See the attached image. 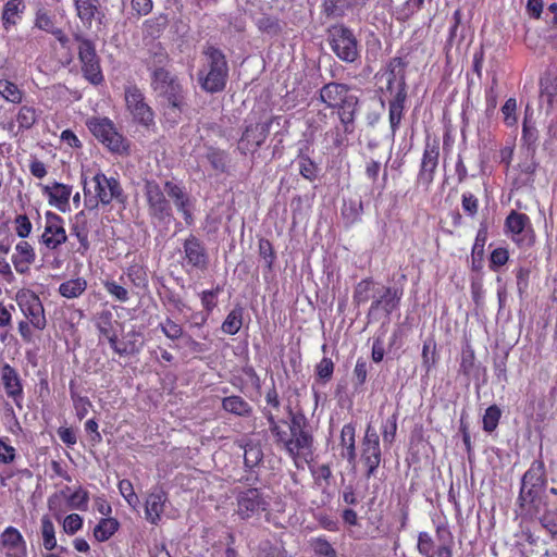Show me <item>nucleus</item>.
<instances>
[{"label": "nucleus", "instance_id": "obj_40", "mask_svg": "<svg viewBox=\"0 0 557 557\" xmlns=\"http://www.w3.org/2000/svg\"><path fill=\"white\" fill-rule=\"evenodd\" d=\"M237 445L244 449V465L248 469H253L263 459V451L258 443L249 441H238Z\"/></svg>", "mask_w": 557, "mask_h": 557}, {"label": "nucleus", "instance_id": "obj_15", "mask_svg": "<svg viewBox=\"0 0 557 557\" xmlns=\"http://www.w3.org/2000/svg\"><path fill=\"white\" fill-rule=\"evenodd\" d=\"M440 160V140L428 136L421 158L417 183L429 189L432 185Z\"/></svg>", "mask_w": 557, "mask_h": 557}, {"label": "nucleus", "instance_id": "obj_57", "mask_svg": "<svg viewBox=\"0 0 557 557\" xmlns=\"http://www.w3.org/2000/svg\"><path fill=\"white\" fill-rule=\"evenodd\" d=\"M539 140V132L535 126L529 124L528 117L525 116L522 123L521 141L527 146L528 151L535 153L536 143Z\"/></svg>", "mask_w": 557, "mask_h": 557}, {"label": "nucleus", "instance_id": "obj_21", "mask_svg": "<svg viewBox=\"0 0 557 557\" xmlns=\"http://www.w3.org/2000/svg\"><path fill=\"white\" fill-rule=\"evenodd\" d=\"M0 379L5 395L13 400L16 407L22 408L24 387L17 370L10 363L2 362L0 367Z\"/></svg>", "mask_w": 557, "mask_h": 557}, {"label": "nucleus", "instance_id": "obj_54", "mask_svg": "<svg viewBox=\"0 0 557 557\" xmlns=\"http://www.w3.org/2000/svg\"><path fill=\"white\" fill-rule=\"evenodd\" d=\"M408 63L401 58V57H395L389 60L387 64V89L392 88V85L395 83L396 77L399 75L400 78H405V69L407 67ZM401 79L399 81V83Z\"/></svg>", "mask_w": 557, "mask_h": 557}, {"label": "nucleus", "instance_id": "obj_56", "mask_svg": "<svg viewBox=\"0 0 557 557\" xmlns=\"http://www.w3.org/2000/svg\"><path fill=\"white\" fill-rule=\"evenodd\" d=\"M207 160L213 170L224 173L227 169V153L215 147H210L206 154Z\"/></svg>", "mask_w": 557, "mask_h": 557}, {"label": "nucleus", "instance_id": "obj_9", "mask_svg": "<svg viewBox=\"0 0 557 557\" xmlns=\"http://www.w3.org/2000/svg\"><path fill=\"white\" fill-rule=\"evenodd\" d=\"M73 38L77 42V55L83 77L94 86L101 85L104 82V76L95 42L81 34H74Z\"/></svg>", "mask_w": 557, "mask_h": 557}, {"label": "nucleus", "instance_id": "obj_33", "mask_svg": "<svg viewBox=\"0 0 557 557\" xmlns=\"http://www.w3.org/2000/svg\"><path fill=\"white\" fill-rule=\"evenodd\" d=\"M221 407L227 413L240 418H249L253 412L252 406L239 395L222 398Z\"/></svg>", "mask_w": 557, "mask_h": 557}, {"label": "nucleus", "instance_id": "obj_34", "mask_svg": "<svg viewBox=\"0 0 557 557\" xmlns=\"http://www.w3.org/2000/svg\"><path fill=\"white\" fill-rule=\"evenodd\" d=\"M487 226L482 223L476 232L474 244L471 250V267L472 270L479 271L483 267L484 247L487 240Z\"/></svg>", "mask_w": 557, "mask_h": 557}, {"label": "nucleus", "instance_id": "obj_64", "mask_svg": "<svg viewBox=\"0 0 557 557\" xmlns=\"http://www.w3.org/2000/svg\"><path fill=\"white\" fill-rule=\"evenodd\" d=\"M89 492L78 486L69 497V504L72 508L86 511L88 510Z\"/></svg>", "mask_w": 557, "mask_h": 557}, {"label": "nucleus", "instance_id": "obj_14", "mask_svg": "<svg viewBox=\"0 0 557 557\" xmlns=\"http://www.w3.org/2000/svg\"><path fill=\"white\" fill-rule=\"evenodd\" d=\"M144 193L147 201L148 213L159 222H166L173 216L172 206L165 197L164 187L153 180L146 181Z\"/></svg>", "mask_w": 557, "mask_h": 557}, {"label": "nucleus", "instance_id": "obj_12", "mask_svg": "<svg viewBox=\"0 0 557 557\" xmlns=\"http://www.w3.org/2000/svg\"><path fill=\"white\" fill-rule=\"evenodd\" d=\"M125 107L135 124L147 132H154L157 128L156 114L146 101L144 92L136 86L125 88Z\"/></svg>", "mask_w": 557, "mask_h": 557}, {"label": "nucleus", "instance_id": "obj_20", "mask_svg": "<svg viewBox=\"0 0 557 557\" xmlns=\"http://www.w3.org/2000/svg\"><path fill=\"white\" fill-rule=\"evenodd\" d=\"M164 190L173 200L176 210L183 215L185 224L187 226H193L195 224L193 199L186 191L185 186L174 181H165Z\"/></svg>", "mask_w": 557, "mask_h": 557}, {"label": "nucleus", "instance_id": "obj_43", "mask_svg": "<svg viewBox=\"0 0 557 557\" xmlns=\"http://www.w3.org/2000/svg\"><path fill=\"white\" fill-rule=\"evenodd\" d=\"M355 7L350 0H324L322 3V11L326 17L341 18L347 12L352 11Z\"/></svg>", "mask_w": 557, "mask_h": 557}, {"label": "nucleus", "instance_id": "obj_30", "mask_svg": "<svg viewBox=\"0 0 557 557\" xmlns=\"http://www.w3.org/2000/svg\"><path fill=\"white\" fill-rule=\"evenodd\" d=\"M94 322L100 337H104L109 342L110 347H115L117 332L115 329L116 321L114 320L113 313L110 310L104 309L95 315Z\"/></svg>", "mask_w": 557, "mask_h": 557}, {"label": "nucleus", "instance_id": "obj_44", "mask_svg": "<svg viewBox=\"0 0 557 557\" xmlns=\"http://www.w3.org/2000/svg\"><path fill=\"white\" fill-rule=\"evenodd\" d=\"M544 487H532L521 484L520 493L518 496V504L522 510L530 511L531 508H535L540 502L541 493Z\"/></svg>", "mask_w": 557, "mask_h": 557}, {"label": "nucleus", "instance_id": "obj_27", "mask_svg": "<svg viewBox=\"0 0 557 557\" xmlns=\"http://www.w3.org/2000/svg\"><path fill=\"white\" fill-rule=\"evenodd\" d=\"M36 260V250L34 246L23 239L20 240L15 247L14 252L11 256L12 264L18 274H27L30 271L32 264Z\"/></svg>", "mask_w": 557, "mask_h": 557}, {"label": "nucleus", "instance_id": "obj_2", "mask_svg": "<svg viewBox=\"0 0 557 557\" xmlns=\"http://www.w3.org/2000/svg\"><path fill=\"white\" fill-rule=\"evenodd\" d=\"M234 515L242 521L263 519L274 528H285V503L272 497L261 487L236 488Z\"/></svg>", "mask_w": 557, "mask_h": 557}, {"label": "nucleus", "instance_id": "obj_24", "mask_svg": "<svg viewBox=\"0 0 557 557\" xmlns=\"http://www.w3.org/2000/svg\"><path fill=\"white\" fill-rule=\"evenodd\" d=\"M0 550L4 552L5 557L26 556V542L22 533L15 527H7L0 534Z\"/></svg>", "mask_w": 557, "mask_h": 557}, {"label": "nucleus", "instance_id": "obj_22", "mask_svg": "<svg viewBox=\"0 0 557 557\" xmlns=\"http://www.w3.org/2000/svg\"><path fill=\"white\" fill-rule=\"evenodd\" d=\"M41 193L51 207H54L62 213L71 211L72 185L54 181L51 184L41 185Z\"/></svg>", "mask_w": 557, "mask_h": 557}, {"label": "nucleus", "instance_id": "obj_58", "mask_svg": "<svg viewBox=\"0 0 557 557\" xmlns=\"http://www.w3.org/2000/svg\"><path fill=\"white\" fill-rule=\"evenodd\" d=\"M310 546L317 557H337L335 548L325 536L311 539Z\"/></svg>", "mask_w": 557, "mask_h": 557}, {"label": "nucleus", "instance_id": "obj_38", "mask_svg": "<svg viewBox=\"0 0 557 557\" xmlns=\"http://www.w3.org/2000/svg\"><path fill=\"white\" fill-rule=\"evenodd\" d=\"M0 98L12 104H22L25 98V91L13 81L0 78Z\"/></svg>", "mask_w": 557, "mask_h": 557}, {"label": "nucleus", "instance_id": "obj_52", "mask_svg": "<svg viewBox=\"0 0 557 557\" xmlns=\"http://www.w3.org/2000/svg\"><path fill=\"white\" fill-rule=\"evenodd\" d=\"M541 97L547 102L549 109H553L557 98V77H543L540 81Z\"/></svg>", "mask_w": 557, "mask_h": 557}, {"label": "nucleus", "instance_id": "obj_49", "mask_svg": "<svg viewBox=\"0 0 557 557\" xmlns=\"http://www.w3.org/2000/svg\"><path fill=\"white\" fill-rule=\"evenodd\" d=\"M374 287L372 277H366L358 282L354 288L352 301L356 306H360L370 300Z\"/></svg>", "mask_w": 557, "mask_h": 557}, {"label": "nucleus", "instance_id": "obj_51", "mask_svg": "<svg viewBox=\"0 0 557 557\" xmlns=\"http://www.w3.org/2000/svg\"><path fill=\"white\" fill-rule=\"evenodd\" d=\"M70 395L73 401L75 414L78 420H83L92 408V404L87 396H81L73 387V382L70 383Z\"/></svg>", "mask_w": 557, "mask_h": 557}, {"label": "nucleus", "instance_id": "obj_31", "mask_svg": "<svg viewBox=\"0 0 557 557\" xmlns=\"http://www.w3.org/2000/svg\"><path fill=\"white\" fill-rule=\"evenodd\" d=\"M76 15L86 28H90L94 20H101L103 13L99 0H73Z\"/></svg>", "mask_w": 557, "mask_h": 557}, {"label": "nucleus", "instance_id": "obj_23", "mask_svg": "<svg viewBox=\"0 0 557 557\" xmlns=\"http://www.w3.org/2000/svg\"><path fill=\"white\" fill-rule=\"evenodd\" d=\"M168 502L169 495L160 486L154 487L148 493L145 502V516L149 523L153 525L159 524Z\"/></svg>", "mask_w": 557, "mask_h": 557}, {"label": "nucleus", "instance_id": "obj_42", "mask_svg": "<svg viewBox=\"0 0 557 557\" xmlns=\"http://www.w3.org/2000/svg\"><path fill=\"white\" fill-rule=\"evenodd\" d=\"M87 289V281L82 276L69 278L59 285L58 293L66 298L74 299L81 297Z\"/></svg>", "mask_w": 557, "mask_h": 557}, {"label": "nucleus", "instance_id": "obj_37", "mask_svg": "<svg viewBox=\"0 0 557 557\" xmlns=\"http://www.w3.org/2000/svg\"><path fill=\"white\" fill-rule=\"evenodd\" d=\"M521 484L532 487H545L546 485V473L545 466L542 460H534L530 468L525 471L522 476Z\"/></svg>", "mask_w": 557, "mask_h": 557}, {"label": "nucleus", "instance_id": "obj_8", "mask_svg": "<svg viewBox=\"0 0 557 557\" xmlns=\"http://www.w3.org/2000/svg\"><path fill=\"white\" fill-rule=\"evenodd\" d=\"M86 126L109 151L117 154L129 153V141L109 117L92 116L86 121Z\"/></svg>", "mask_w": 557, "mask_h": 557}, {"label": "nucleus", "instance_id": "obj_5", "mask_svg": "<svg viewBox=\"0 0 557 557\" xmlns=\"http://www.w3.org/2000/svg\"><path fill=\"white\" fill-rule=\"evenodd\" d=\"M203 63L198 71L199 86L208 94H218L225 89L230 67L224 52L212 45L202 50Z\"/></svg>", "mask_w": 557, "mask_h": 557}, {"label": "nucleus", "instance_id": "obj_26", "mask_svg": "<svg viewBox=\"0 0 557 557\" xmlns=\"http://www.w3.org/2000/svg\"><path fill=\"white\" fill-rule=\"evenodd\" d=\"M407 101L406 81L401 77L398 89L388 102V122L393 135L399 129L405 114V104Z\"/></svg>", "mask_w": 557, "mask_h": 557}, {"label": "nucleus", "instance_id": "obj_50", "mask_svg": "<svg viewBox=\"0 0 557 557\" xmlns=\"http://www.w3.org/2000/svg\"><path fill=\"white\" fill-rule=\"evenodd\" d=\"M299 174L307 181L313 182L318 178L320 169L318 164L307 154H299L297 158Z\"/></svg>", "mask_w": 557, "mask_h": 557}, {"label": "nucleus", "instance_id": "obj_41", "mask_svg": "<svg viewBox=\"0 0 557 557\" xmlns=\"http://www.w3.org/2000/svg\"><path fill=\"white\" fill-rule=\"evenodd\" d=\"M341 446L345 449L343 457L349 462L355 461L356 454V428L352 423L344 424L341 431Z\"/></svg>", "mask_w": 557, "mask_h": 557}, {"label": "nucleus", "instance_id": "obj_59", "mask_svg": "<svg viewBox=\"0 0 557 557\" xmlns=\"http://www.w3.org/2000/svg\"><path fill=\"white\" fill-rule=\"evenodd\" d=\"M335 364L330 357H323L319 363H317L314 372L315 377L319 382L326 384L333 377Z\"/></svg>", "mask_w": 557, "mask_h": 557}, {"label": "nucleus", "instance_id": "obj_17", "mask_svg": "<svg viewBox=\"0 0 557 557\" xmlns=\"http://www.w3.org/2000/svg\"><path fill=\"white\" fill-rule=\"evenodd\" d=\"M381 460L380 437L376 431L371 425H368L361 442V461L367 468L366 476L368 479L375 476Z\"/></svg>", "mask_w": 557, "mask_h": 557}, {"label": "nucleus", "instance_id": "obj_25", "mask_svg": "<svg viewBox=\"0 0 557 557\" xmlns=\"http://www.w3.org/2000/svg\"><path fill=\"white\" fill-rule=\"evenodd\" d=\"M403 298V289L396 287H384L383 294L371 302L368 311V318H372L379 310H382L386 317H389L399 308Z\"/></svg>", "mask_w": 557, "mask_h": 557}, {"label": "nucleus", "instance_id": "obj_46", "mask_svg": "<svg viewBox=\"0 0 557 557\" xmlns=\"http://www.w3.org/2000/svg\"><path fill=\"white\" fill-rule=\"evenodd\" d=\"M244 308L235 306L226 315L221 325L223 333L227 335H235L239 332L243 325Z\"/></svg>", "mask_w": 557, "mask_h": 557}, {"label": "nucleus", "instance_id": "obj_6", "mask_svg": "<svg viewBox=\"0 0 557 557\" xmlns=\"http://www.w3.org/2000/svg\"><path fill=\"white\" fill-rule=\"evenodd\" d=\"M319 100L326 108L336 110L339 122L346 125V131L351 127V120L357 116L359 98L350 94L349 85L336 82L324 84L319 90Z\"/></svg>", "mask_w": 557, "mask_h": 557}, {"label": "nucleus", "instance_id": "obj_48", "mask_svg": "<svg viewBox=\"0 0 557 557\" xmlns=\"http://www.w3.org/2000/svg\"><path fill=\"white\" fill-rule=\"evenodd\" d=\"M40 532L42 537V546L51 552L57 546L55 528L52 520L48 516H42L40 520Z\"/></svg>", "mask_w": 557, "mask_h": 557}, {"label": "nucleus", "instance_id": "obj_18", "mask_svg": "<svg viewBox=\"0 0 557 557\" xmlns=\"http://www.w3.org/2000/svg\"><path fill=\"white\" fill-rule=\"evenodd\" d=\"M16 302L26 318L25 321L32 323L33 327L37 331H42L47 326V319L45 314L44 305L34 292H26L17 294Z\"/></svg>", "mask_w": 557, "mask_h": 557}, {"label": "nucleus", "instance_id": "obj_47", "mask_svg": "<svg viewBox=\"0 0 557 557\" xmlns=\"http://www.w3.org/2000/svg\"><path fill=\"white\" fill-rule=\"evenodd\" d=\"M355 121L356 119L351 120V127L347 131L345 128L346 125L341 123L339 126L337 125L325 133V137L330 138L334 148H341L347 145L348 135H351L356 129Z\"/></svg>", "mask_w": 557, "mask_h": 557}, {"label": "nucleus", "instance_id": "obj_55", "mask_svg": "<svg viewBox=\"0 0 557 557\" xmlns=\"http://www.w3.org/2000/svg\"><path fill=\"white\" fill-rule=\"evenodd\" d=\"M256 25L261 33L276 36L282 32L281 21L276 16L263 14L256 21Z\"/></svg>", "mask_w": 557, "mask_h": 557}, {"label": "nucleus", "instance_id": "obj_45", "mask_svg": "<svg viewBox=\"0 0 557 557\" xmlns=\"http://www.w3.org/2000/svg\"><path fill=\"white\" fill-rule=\"evenodd\" d=\"M124 274L134 287L146 288L148 286V273L144 264L133 262L125 269Z\"/></svg>", "mask_w": 557, "mask_h": 557}, {"label": "nucleus", "instance_id": "obj_7", "mask_svg": "<svg viewBox=\"0 0 557 557\" xmlns=\"http://www.w3.org/2000/svg\"><path fill=\"white\" fill-rule=\"evenodd\" d=\"M326 40L332 52L345 63H355L361 58V45L354 29L344 23L327 27Z\"/></svg>", "mask_w": 557, "mask_h": 557}, {"label": "nucleus", "instance_id": "obj_39", "mask_svg": "<svg viewBox=\"0 0 557 557\" xmlns=\"http://www.w3.org/2000/svg\"><path fill=\"white\" fill-rule=\"evenodd\" d=\"M120 527L116 518H101L94 528L92 535L97 542H107L119 531Z\"/></svg>", "mask_w": 557, "mask_h": 557}, {"label": "nucleus", "instance_id": "obj_63", "mask_svg": "<svg viewBox=\"0 0 557 557\" xmlns=\"http://www.w3.org/2000/svg\"><path fill=\"white\" fill-rule=\"evenodd\" d=\"M13 226L15 234L21 238V240L26 239L33 231V223L30 219L24 214H16L13 220Z\"/></svg>", "mask_w": 557, "mask_h": 557}, {"label": "nucleus", "instance_id": "obj_62", "mask_svg": "<svg viewBox=\"0 0 557 557\" xmlns=\"http://www.w3.org/2000/svg\"><path fill=\"white\" fill-rule=\"evenodd\" d=\"M258 251L259 256L264 260L267 269L271 271L276 259L272 243L267 238H260L258 242Z\"/></svg>", "mask_w": 557, "mask_h": 557}, {"label": "nucleus", "instance_id": "obj_29", "mask_svg": "<svg viewBox=\"0 0 557 557\" xmlns=\"http://www.w3.org/2000/svg\"><path fill=\"white\" fill-rule=\"evenodd\" d=\"M26 4L24 0H7L1 11V24L5 32L16 27L25 13Z\"/></svg>", "mask_w": 557, "mask_h": 557}, {"label": "nucleus", "instance_id": "obj_1", "mask_svg": "<svg viewBox=\"0 0 557 557\" xmlns=\"http://www.w3.org/2000/svg\"><path fill=\"white\" fill-rule=\"evenodd\" d=\"M264 398L267 407L261 412L268 422L273 442L277 447L284 449L298 466V461L306 460L313 450V435L308 419L301 411H294L290 406L286 408L288 421L277 419L273 410L280 409L281 399L274 383L267 391Z\"/></svg>", "mask_w": 557, "mask_h": 557}, {"label": "nucleus", "instance_id": "obj_19", "mask_svg": "<svg viewBox=\"0 0 557 557\" xmlns=\"http://www.w3.org/2000/svg\"><path fill=\"white\" fill-rule=\"evenodd\" d=\"M274 117H270L268 121L262 123L249 124L245 127L242 137L238 140V150L242 154L248 152L253 153L258 150L267 140Z\"/></svg>", "mask_w": 557, "mask_h": 557}, {"label": "nucleus", "instance_id": "obj_35", "mask_svg": "<svg viewBox=\"0 0 557 557\" xmlns=\"http://www.w3.org/2000/svg\"><path fill=\"white\" fill-rule=\"evenodd\" d=\"M223 292V287L220 284H216L211 289H205L201 293H199V299L202 306V309L206 312V315L201 317V321L197 323V325L202 326L206 324L208 315H210L213 310L219 305V295Z\"/></svg>", "mask_w": 557, "mask_h": 557}, {"label": "nucleus", "instance_id": "obj_4", "mask_svg": "<svg viewBox=\"0 0 557 557\" xmlns=\"http://www.w3.org/2000/svg\"><path fill=\"white\" fill-rule=\"evenodd\" d=\"M83 191L85 207L88 210L97 209L100 205L110 206L113 201L124 205L127 199L120 181L113 176H107L101 171L90 180L83 177Z\"/></svg>", "mask_w": 557, "mask_h": 557}, {"label": "nucleus", "instance_id": "obj_60", "mask_svg": "<svg viewBox=\"0 0 557 557\" xmlns=\"http://www.w3.org/2000/svg\"><path fill=\"white\" fill-rule=\"evenodd\" d=\"M106 292L115 300L126 302L129 300V293L127 288L114 280H106L103 282Z\"/></svg>", "mask_w": 557, "mask_h": 557}, {"label": "nucleus", "instance_id": "obj_28", "mask_svg": "<svg viewBox=\"0 0 557 557\" xmlns=\"http://www.w3.org/2000/svg\"><path fill=\"white\" fill-rule=\"evenodd\" d=\"M70 230L71 234L77 238L79 244L75 252L81 257H86L90 249V242L88 222L84 210L75 214Z\"/></svg>", "mask_w": 557, "mask_h": 557}, {"label": "nucleus", "instance_id": "obj_36", "mask_svg": "<svg viewBox=\"0 0 557 557\" xmlns=\"http://www.w3.org/2000/svg\"><path fill=\"white\" fill-rule=\"evenodd\" d=\"M17 112L15 114V121L17 123L18 131L25 132L33 128L39 119V110L30 104H18Z\"/></svg>", "mask_w": 557, "mask_h": 557}, {"label": "nucleus", "instance_id": "obj_32", "mask_svg": "<svg viewBox=\"0 0 557 557\" xmlns=\"http://www.w3.org/2000/svg\"><path fill=\"white\" fill-rule=\"evenodd\" d=\"M144 347V341L141 334L137 331H129L123 338L119 341L116 338V346L111 347L112 350L120 356H134L141 351Z\"/></svg>", "mask_w": 557, "mask_h": 557}, {"label": "nucleus", "instance_id": "obj_11", "mask_svg": "<svg viewBox=\"0 0 557 557\" xmlns=\"http://www.w3.org/2000/svg\"><path fill=\"white\" fill-rule=\"evenodd\" d=\"M504 233L519 249H530L536 242L530 216L516 210H511L506 216Z\"/></svg>", "mask_w": 557, "mask_h": 557}, {"label": "nucleus", "instance_id": "obj_10", "mask_svg": "<svg viewBox=\"0 0 557 557\" xmlns=\"http://www.w3.org/2000/svg\"><path fill=\"white\" fill-rule=\"evenodd\" d=\"M436 541L428 532L418 535L417 548L424 557H453L454 536L447 523H438L435 527Z\"/></svg>", "mask_w": 557, "mask_h": 557}, {"label": "nucleus", "instance_id": "obj_3", "mask_svg": "<svg viewBox=\"0 0 557 557\" xmlns=\"http://www.w3.org/2000/svg\"><path fill=\"white\" fill-rule=\"evenodd\" d=\"M169 63V54L160 49L154 52L147 67L151 72L150 86L152 90L172 109L182 112L185 106V92L178 77L173 75L164 66Z\"/></svg>", "mask_w": 557, "mask_h": 557}, {"label": "nucleus", "instance_id": "obj_13", "mask_svg": "<svg viewBox=\"0 0 557 557\" xmlns=\"http://www.w3.org/2000/svg\"><path fill=\"white\" fill-rule=\"evenodd\" d=\"M67 238L64 219L57 212L46 211L44 232L38 237L41 256L47 258L50 252H57Z\"/></svg>", "mask_w": 557, "mask_h": 557}, {"label": "nucleus", "instance_id": "obj_61", "mask_svg": "<svg viewBox=\"0 0 557 557\" xmlns=\"http://www.w3.org/2000/svg\"><path fill=\"white\" fill-rule=\"evenodd\" d=\"M502 417V411L496 405H492L486 408L483 416V430L487 433H492L496 430Z\"/></svg>", "mask_w": 557, "mask_h": 557}, {"label": "nucleus", "instance_id": "obj_16", "mask_svg": "<svg viewBox=\"0 0 557 557\" xmlns=\"http://www.w3.org/2000/svg\"><path fill=\"white\" fill-rule=\"evenodd\" d=\"M210 257L205 243L194 234H189L183 242V265L193 270L206 271L209 268Z\"/></svg>", "mask_w": 557, "mask_h": 557}, {"label": "nucleus", "instance_id": "obj_53", "mask_svg": "<svg viewBox=\"0 0 557 557\" xmlns=\"http://www.w3.org/2000/svg\"><path fill=\"white\" fill-rule=\"evenodd\" d=\"M475 368L474 349L469 342L462 347L459 372L466 376H470Z\"/></svg>", "mask_w": 557, "mask_h": 557}]
</instances>
